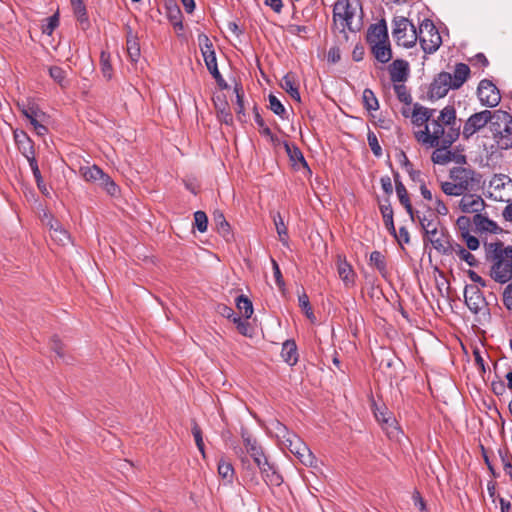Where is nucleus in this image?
Segmentation results:
<instances>
[{"mask_svg":"<svg viewBox=\"0 0 512 512\" xmlns=\"http://www.w3.org/2000/svg\"><path fill=\"white\" fill-rule=\"evenodd\" d=\"M191 432L194 437L196 446L201 447L204 444L203 434H202V430H201L200 426L198 425V423L195 420L192 421Z\"/></svg>","mask_w":512,"mask_h":512,"instance_id":"69168bd1","label":"nucleus"},{"mask_svg":"<svg viewBox=\"0 0 512 512\" xmlns=\"http://www.w3.org/2000/svg\"><path fill=\"white\" fill-rule=\"evenodd\" d=\"M464 298L465 304L469 308V310L477 314L479 313L486 305V299L481 292L480 288L476 285H466L464 289Z\"/></svg>","mask_w":512,"mask_h":512,"instance_id":"f8f14e48","label":"nucleus"},{"mask_svg":"<svg viewBox=\"0 0 512 512\" xmlns=\"http://www.w3.org/2000/svg\"><path fill=\"white\" fill-rule=\"evenodd\" d=\"M379 209L383 217V221L388 232L396 237V228L393 220V209L390 203V199L386 198L384 203L379 204Z\"/></svg>","mask_w":512,"mask_h":512,"instance_id":"bb28decb","label":"nucleus"},{"mask_svg":"<svg viewBox=\"0 0 512 512\" xmlns=\"http://www.w3.org/2000/svg\"><path fill=\"white\" fill-rule=\"evenodd\" d=\"M281 356L290 366H294L298 362L297 345L293 339H288L283 343Z\"/></svg>","mask_w":512,"mask_h":512,"instance_id":"c85d7f7f","label":"nucleus"},{"mask_svg":"<svg viewBox=\"0 0 512 512\" xmlns=\"http://www.w3.org/2000/svg\"><path fill=\"white\" fill-rule=\"evenodd\" d=\"M50 77L59 84L62 88H66L68 86V81L66 79V71L60 66H50L48 69Z\"/></svg>","mask_w":512,"mask_h":512,"instance_id":"a18cd8bd","label":"nucleus"},{"mask_svg":"<svg viewBox=\"0 0 512 512\" xmlns=\"http://www.w3.org/2000/svg\"><path fill=\"white\" fill-rule=\"evenodd\" d=\"M261 475L266 484L269 486L278 487L283 483V477L277 471L275 465L272 467V470H270L269 472L261 473Z\"/></svg>","mask_w":512,"mask_h":512,"instance_id":"de8ad7c7","label":"nucleus"},{"mask_svg":"<svg viewBox=\"0 0 512 512\" xmlns=\"http://www.w3.org/2000/svg\"><path fill=\"white\" fill-rule=\"evenodd\" d=\"M388 39V28L384 19H381L378 23L371 24L369 26L366 34V41L369 45L375 44L377 41H384Z\"/></svg>","mask_w":512,"mask_h":512,"instance_id":"aec40b11","label":"nucleus"},{"mask_svg":"<svg viewBox=\"0 0 512 512\" xmlns=\"http://www.w3.org/2000/svg\"><path fill=\"white\" fill-rule=\"evenodd\" d=\"M493 139L501 150L512 149V124L506 125L500 134L495 133Z\"/></svg>","mask_w":512,"mask_h":512,"instance_id":"7c9ffc66","label":"nucleus"},{"mask_svg":"<svg viewBox=\"0 0 512 512\" xmlns=\"http://www.w3.org/2000/svg\"><path fill=\"white\" fill-rule=\"evenodd\" d=\"M491 114V120H489L488 124L492 135L495 133L500 134L506 125L512 124V115L507 111L499 109L491 111Z\"/></svg>","mask_w":512,"mask_h":512,"instance_id":"6ab92c4d","label":"nucleus"},{"mask_svg":"<svg viewBox=\"0 0 512 512\" xmlns=\"http://www.w3.org/2000/svg\"><path fill=\"white\" fill-rule=\"evenodd\" d=\"M355 16V9L350 4L349 9H347L345 12H343V17L341 20V28L339 31L341 33H344L346 29H348L351 32L359 31L361 28V24L358 23L357 25H353V17Z\"/></svg>","mask_w":512,"mask_h":512,"instance_id":"c9c22d12","label":"nucleus"},{"mask_svg":"<svg viewBox=\"0 0 512 512\" xmlns=\"http://www.w3.org/2000/svg\"><path fill=\"white\" fill-rule=\"evenodd\" d=\"M461 237L465 241L468 250L475 251L479 248L480 241L477 237L471 235L470 233L462 235Z\"/></svg>","mask_w":512,"mask_h":512,"instance_id":"338daca9","label":"nucleus"},{"mask_svg":"<svg viewBox=\"0 0 512 512\" xmlns=\"http://www.w3.org/2000/svg\"><path fill=\"white\" fill-rule=\"evenodd\" d=\"M283 147L289 157L292 167L295 170L306 169L309 173H311L310 167L302 151L297 145L283 141Z\"/></svg>","mask_w":512,"mask_h":512,"instance_id":"f3484780","label":"nucleus"},{"mask_svg":"<svg viewBox=\"0 0 512 512\" xmlns=\"http://www.w3.org/2000/svg\"><path fill=\"white\" fill-rule=\"evenodd\" d=\"M235 302H236L237 309L241 313H243V316L245 317V319L251 318V316L254 312L253 304H252L251 300L247 296L241 294L236 298Z\"/></svg>","mask_w":512,"mask_h":512,"instance_id":"a19ab883","label":"nucleus"},{"mask_svg":"<svg viewBox=\"0 0 512 512\" xmlns=\"http://www.w3.org/2000/svg\"><path fill=\"white\" fill-rule=\"evenodd\" d=\"M394 91L400 102L410 105L412 103V97L407 87L404 84H395Z\"/></svg>","mask_w":512,"mask_h":512,"instance_id":"864d4df0","label":"nucleus"},{"mask_svg":"<svg viewBox=\"0 0 512 512\" xmlns=\"http://www.w3.org/2000/svg\"><path fill=\"white\" fill-rule=\"evenodd\" d=\"M59 26V14L58 12L52 16L45 18L41 24V31L43 34L51 35L54 30Z\"/></svg>","mask_w":512,"mask_h":512,"instance_id":"8fccbe9b","label":"nucleus"},{"mask_svg":"<svg viewBox=\"0 0 512 512\" xmlns=\"http://www.w3.org/2000/svg\"><path fill=\"white\" fill-rule=\"evenodd\" d=\"M477 95L482 105L493 108L501 101L500 90L489 79H483L479 82Z\"/></svg>","mask_w":512,"mask_h":512,"instance_id":"9d476101","label":"nucleus"},{"mask_svg":"<svg viewBox=\"0 0 512 512\" xmlns=\"http://www.w3.org/2000/svg\"><path fill=\"white\" fill-rule=\"evenodd\" d=\"M268 101H269V109L274 114H276L283 120L288 119V114H287L285 107L283 106L281 101L274 94H272V93L269 94Z\"/></svg>","mask_w":512,"mask_h":512,"instance_id":"37998d69","label":"nucleus"},{"mask_svg":"<svg viewBox=\"0 0 512 512\" xmlns=\"http://www.w3.org/2000/svg\"><path fill=\"white\" fill-rule=\"evenodd\" d=\"M349 0H338L333 7V21L336 25L338 19L343 17V12L349 9L350 6Z\"/></svg>","mask_w":512,"mask_h":512,"instance_id":"6e6d98bb","label":"nucleus"},{"mask_svg":"<svg viewBox=\"0 0 512 512\" xmlns=\"http://www.w3.org/2000/svg\"><path fill=\"white\" fill-rule=\"evenodd\" d=\"M436 148L432 153L433 163L445 165L454 160L455 153L448 150L450 147H444L443 138H441V143Z\"/></svg>","mask_w":512,"mask_h":512,"instance_id":"c756f323","label":"nucleus"},{"mask_svg":"<svg viewBox=\"0 0 512 512\" xmlns=\"http://www.w3.org/2000/svg\"><path fill=\"white\" fill-rule=\"evenodd\" d=\"M167 17L174 27L183 29L182 12L177 4L167 7Z\"/></svg>","mask_w":512,"mask_h":512,"instance_id":"c03bdc74","label":"nucleus"},{"mask_svg":"<svg viewBox=\"0 0 512 512\" xmlns=\"http://www.w3.org/2000/svg\"><path fill=\"white\" fill-rule=\"evenodd\" d=\"M194 226L201 233L207 231L208 217L204 211L198 210L194 213Z\"/></svg>","mask_w":512,"mask_h":512,"instance_id":"5fc2aeb1","label":"nucleus"},{"mask_svg":"<svg viewBox=\"0 0 512 512\" xmlns=\"http://www.w3.org/2000/svg\"><path fill=\"white\" fill-rule=\"evenodd\" d=\"M485 259L490 263V277L499 284L512 280V246L501 240L484 242Z\"/></svg>","mask_w":512,"mask_h":512,"instance_id":"f257e3e1","label":"nucleus"},{"mask_svg":"<svg viewBox=\"0 0 512 512\" xmlns=\"http://www.w3.org/2000/svg\"><path fill=\"white\" fill-rule=\"evenodd\" d=\"M491 111L483 110L472 114L464 123L462 136L465 140H468L471 136L477 133L480 129L485 127L489 120H491Z\"/></svg>","mask_w":512,"mask_h":512,"instance_id":"9b49d317","label":"nucleus"},{"mask_svg":"<svg viewBox=\"0 0 512 512\" xmlns=\"http://www.w3.org/2000/svg\"><path fill=\"white\" fill-rule=\"evenodd\" d=\"M298 303L308 318L314 317L313 309L309 302V297L305 292L298 296Z\"/></svg>","mask_w":512,"mask_h":512,"instance_id":"052dcab7","label":"nucleus"},{"mask_svg":"<svg viewBox=\"0 0 512 512\" xmlns=\"http://www.w3.org/2000/svg\"><path fill=\"white\" fill-rule=\"evenodd\" d=\"M438 123L444 128V134L442 136L444 147H451L452 144L459 138L460 124L457 122L456 109L454 105H447L441 111L436 119L431 120V126L434 128V124Z\"/></svg>","mask_w":512,"mask_h":512,"instance_id":"20e7f679","label":"nucleus"},{"mask_svg":"<svg viewBox=\"0 0 512 512\" xmlns=\"http://www.w3.org/2000/svg\"><path fill=\"white\" fill-rule=\"evenodd\" d=\"M254 119L256 124L259 127V132L261 135H270V128L266 125L264 119L262 118L258 106L255 104L253 107Z\"/></svg>","mask_w":512,"mask_h":512,"instance_id":"13d9d810","label":"nucleus"},{"mask_svg":"<svg viewBox=\"0 0 512 512\" xmlns=\"http://www.w3.org/2000/svg\"><path fill=\"white\" fill-rule=\"evenodd\" d=\"M285 434L282 435L284 445L288 450L294 454L297 459L305 466H313L315 462V456L304 443V441L296 434L289 432L286 427H283Z\"/></svg>","mask_w":512,"mask_h":512,"instance_id":"6e6552de","label":"nucleus"},{"mask_svg":"<svg viewBox=\"0 0 512 512\" xmlns=\"http://www.w3.org/2000/svg\"><path fill=\"white\" fill-rule=\"evenodd\" d=\"M281 87L291 96V98L297 102H301V96L293 73L289 72L282 78Z\"/></svg>","mask_w":512,"mask_h":512,"instance_id":"2f4dec72","label":"nucleus"},{"mask_svg":"<svg viewBox=\"0 0 512 512\" xmlns=\"http://www.w3.org/2000/svg\"><path fill=\"white\" fill-rule=\"evenodd\" d=\"M389 74L394 83L406 81L409 74V63L403 59L394 60L389 66Z\"/></svg>","mask_w":512,"mask_h":512,"instance_id":"412c9836","label":"nucleus"},{"mask_svg":"<svg viewBox=\"0 0 512 512\" xmlns=\"http://www.w3.org/2000/svg\"><path fill=\"white\" fill-rule=\"evenodd\" d=\"M471 224H473V218L470 219L467 216L458 217L456 220V225L460 231L461 236L470 233Z\"/></svg>","mask_w":512,"mask_h":512,"instance_id":"680f3d73","label":"nucleus"},{"mask_svg":"<svg viewBox=\"0 0 512 512\" xmlns=\"http://www.w3.org/2000/svg\"><path fill=\"white\" fill-rule=\"evenodd\" d=\"M442 191L448 196H464L466 192L461 188L460 184L456 182H442L441 183Z\"/></svg>","mask_w":512,"mask_h":512,"instance_id":"603ef678","label":"nucleus"},{"mask_svg":"<svg viewBox=\"0 0 512 512\" xmlns=\"http://www.w3.org/2000/svg\"><path fill=\"white\" fill-rule=\"evenodd\" d=\"M370 46L371 52L378 62L385 64L392 59L393 54L389 39L384 41H377L375 44Z\"/></svg>","mask_w":512,"mask_h":512,"instance_id":"5701e85b","label":"nucleus"},{"mask_svg":"<svg viewBox=\"0 0 512 512\" xmlns=\"http://www.w3.org/2000/svg\"><path fill=\"white\" fill-rule=\"evenodd\" d=\"M213 221L215 224L216 231L224 237L226 240H229L232 237L230 224L226 221L224 214L221 211H215L213 214Z\"/></svg>","mask_w":512,"mask_h":512,"instance_id":"72a5a7b5","label":"nucleus"},{"mask_svg":"<svg viewBox=\"0 0 512 512\" xmlns=\"http://www.w3.org/2000/svg\"><path fill=\"white\" fill-rule=\"evenodd\" d=\"M100 66L103 76L110 80L112 78L113 74V68L111 65V56L110 53L107 51H101L100 54Z\"/></svg>","mask_w":512,"mask_h":512,"instance_id":"49530a36","label":"nucleus"},{"mask_svg":"<svg viewBox=\"0 0 512 512\" xmlns=\"http://www.w3.org/2000/svg\"><path fill=\"white\" fill-rule=\"evenodd\" d=\"M420 226L424 231V242L429 241L433 248L442 255H451V241L453 240L448 234L445 227L440 226V220L437 215L420 217L417 215Z\"/></svg>","mask_w":512,"mask_h":512,"instance_id":"7ed1b4c3","label":"nucleus"},{"mask_svg":"<svg viewBox=\"0 0 512 512\" xmlns=\"http://www.w3.org/2000/svg\"><path fill=\"white\" fill-rule=\"evenodd\" d=\"M21 112L29 120L31 125H34L35 121H40L45 117V113L42 112L35 103L23 105Z\"/></svg>","mask_w":512,"mask_h":512,"instance_id":"e433bc0d","label":"nucleus"},{"mask_svg":"<svg viewBox=\"0 0 512 512\" xmlns=\"http://www.w3.org/2000/svg\"><path fill=\"white\" fill-rule=\"evenodd\" d=\"M125 29L127 53L132 62H137L140 57V44L138 37L133 33L132 28L129 25H126Z\"/></svg>","mask_w":512,"mask_h":512,"instance_id":"a878e982","label":"nucleus"},{"mask_svg":"<svg viewBox=\"0 0 512 512\" xmlns=\"http://www.w3.org/2000/svg\"><path fill=\"white\" fill-rule=\"evenodd\" d=\"M418 40L426 54H433L439 49L442 44V38L432 20L424 18L420 22Z\"/></svg>","mask_w":512,"mask_h":512,"instance_id":"0eeeda50","label":"nucleus"},{"mask_svg":"<svg viewBox=\"0 0 512 512\" xmlns=\"http://www.w3.org/2000/svg\"><path fill=\"white\" fill-rule=\"evenodd\" d=\"M486 207L485 201L481 196L466 193L459 201V209L463 213H481Z\"/></svg>","mask_w":512,"mask_h":512,"instance_id":"dca6fc26","label":"nucleus"},{"mask_svg":"<svg viewBox=\"0 0 512 512\" xmlns=\"http://www.w3.org/2000/svg\"><path fill=\"white\" fill-rule=\"evenodd\" d=\"M473 225L474 232L479 234H482L484 232L498 234L502 232V228H500L495 221L489 219L486 213L483 214L482 212L474 214Z\"/></svg>","mask_w":512,"mask_h":512,"instance_id":"a211bd4d","label":"nucleus"},{"mask_svg":"<svg viewBox=\"0 0 512 512\" xmlns=\"http://www.w3.org/2000/svg\"><path fill=\"white\" fill-rule=\"evenodd\" d=\"M469 75L470 68L465 63H457L453 74L445 71L438 73L428 87L427 99L433 102L444 98L450 89H459Z\"/></svg>","mask_w":512,"mask_h":512,"instance_id":"f03ea898","label":"nucleus"},{"mask_svg":"<svg viewBox=\"0 0 512 512\" xmlns=\"http://www.w3.org/2000/svg\"><path fill=\"white\" fill-rule=\"evenodd\" d=\"M198 43L200 47L201 54L204 58L205 65L212 75V77L215 79L217 85L220 89H228L229 86L225 79L222 77L221 73L219 72L218 65H217V59L215 50L213 47V43L210 40V38L202 33L198 36Z\"/></svg>","mask_w":512,"mask_h":512,"instance_id":"423d86ee","label":"nucleus"},{"mask_svg":"<svg viewBox=\"0 0 512 512\" xmlns=\"http://www.w3.org/2000/svg\"><path fill=\"white\" fill-rule=\"evenodd\" d=\"M444 134V128L438 123L434 124L432 132H430L428 125H425V129L415 133L417 141L423 144H428L430 147H437L441 143V138Z\"/></svg>","mask_w":512,"mask_h":512,"instance_id":"4468645a","label":"nucleus"},{"mask_svg":"<svg viewBox=\"0 0 512 512\" xmlns=\"http://www.w3.org/2000/svg\"><path fill=\"white\" fill-rule=\"evenodd\" d=\"M392 35L397 45L412 48L418 41V28L408 18L395 16L392 20Z\"/></svg>","mask_w":512,"mask_h":512,"instance_id":"39448f33","label":"nucleus"},{"mask_svg":"<svg viewBox=\"0 0 512 512\" xmlns=\"http://www.w3.org/2000/svg\"><path fill=\"white\" fill-rule=\"evenodd\" d=\"M272 217H273V221H274V224H275V228H276L277 234L279 236V240L284 245H287L288 244L289 236H288V230H287V227H286V225L284 223L283 217L281 216L280 212H276L275 214H273Z\"/></svg>","mask_w":512,"mask_h":512,"instance_id":"ea45409f","label":"nucleus"},{"mask_svg":"<svg viewBox=\"0 0 512 512\" xmlns=\"http://www.w3.org/2000/svg\"><path fill=\"white\" fill-rule=\"evenodd\" d=\"M367 140H368V144H369L374 156L377 158L381 157L382 156V148L378 142V138H377L376 134L373 131H371V130L368 131Z\"/></svg>","mask_w":512,"mask_h":512,"instance_id":"4d7b16f0","label":"nucleus"},{"mask_svg":"<svg viewBox=\"0 0 512 512\" xmlns=\"http://www.w3.org/2000/svg\"><path fill=\"white\" fill-rule=\"evenodd\" d=\"M14 140L25 158L35 155L34 142L25 131H14Z\"/></svg>","mask_w":512,"mask_h":512,"instance_id":"4be33fe9","label":"nucleus"},{"mask_svg":"<svg viewBox=\"0 0 512 512\" xmlns=\"http://www.w3.org/2000/svg\"><path fill=\"white\" fill-rule=\"evenodd\" d=\"M234 93L236 95V115L239 121L244 122L245 109H244V92L241 83H236L234 86Z\"/></svg>","mask_w":512,"mask_h":512,"instance_id":"4c0bfd02","label":"nucleus"},{"mask_svg":"<svg viewBox=\"0 0 512 512\" xmlns=\"http://www.w3.org/2000/svg\"><path fill=\"white\" fill-rule=\"evenodd\" d=\"M503 304L508 310H512V281L508 282L502 295Z\"/></svg>","mask_w":512,"mask_h":512,"instance_id":"774afa93","label":"nucleus"},{"mask_svg":"<svg viewBox=\"0 0 512 512\" xmlns=\"http://www.w3.org/2000/svg\"><path fill=\"white\" fill-rule=\"evenodd\" d=\"M369 264L373 265L384 279H387L389 275L387 262L385 256L380 251L375 250L370 254Z\"/></svg>","mask_w":512,"mask_h":512,"instance_id":"f704fd0d","label":"nucleus"},{"mask_svg":"<svg viewBox=\"0 0 512 512\" xmlns=\"http://www.w3.org/2000/svg\"><path fill=\"white\" fill-rule=\"evenodd\" d=\"M50 348L59 358L64 356L63 343L57 335H54L50 340Z\"/></svg>","mask_w":512,"mask_h":512,"instance_id":"0e129e2a","label":"nucleus"},{"mask_svg":"<svg viewBox=\"0 0 512 512\" xmlns=\"http://www.w3.org/2000/svg\"><path fill=\"white\" fill-rule=\"evenodd\" d=\"M363 106L367 111L379 109V101L370 88H365L362 95Z\"/></svg>","mask_w":512,"mask_h":512,"instance_id":"79ce46f5","label":"nucleus"},{"mask_svg":"<svg viewBox=\"0 0 512 512\" xmlns=\"http://www.w3.org/2000/svg\"><path fill=\"white\" fill-rule=\"evenodd\" d=\"M375 408L373 409L374 416L376 420L386 429L389 437H394L398 432V427L396 426V419L393 417L392 413L388 411L386 407H377L374 404Z\"/></svg>","mask_w":512,"mask_h":512,"instance_id":"ddd939ff","label":"nucleus"},{"mask_svg":"<svg viewBox=\"0 0 512 512\" xmlns=\"http://www.w3.org/2000/svg\"><path fill=\"white\" fill-rule=\"evenodd\" d=\"M213 102L218 120L226 125H231L233 123V116L230 112L229 104L226 101L225 95H218L214 97Z\"/></svg>","mask_w":512,"mask_h":512,"instance_id":"b1692460","label":"nucleus"},{"mask_svg":"<svg viewBox=\"0 0 512 512\" xmlns=\"http://www.w3.org/2000/svg\"><path fill=\"white\" fill-rule=\"evenodd\" d=\"M98 183L110 196L114 197L119 193V186L106 173L103 174Z\"/></svg>","mask_w":512,"mask_h":512,"instance_id":"09e8293b","label":"nucleus"},{"mask_svg":"<svg viewBox=\"0 0 512 512\" xmlns=\"http://www.w3.org/2000/svg\"><path fill=\"white\" fill-rule=\"evenodd\" d=\"M452 253H456L459 258L465 261L470 267H477L479 265V261L469 250L465 249L459 243H455L453 240L451 241V254Z\"/></svg>","mask_w":512,"mask_h":512,"instance_id":"473e14b6","label":"nucleus"},{"mask_svg":"<svg viewBox=\"0 0 512 512\" xmlns=\"http://www.w3.org/2000/svg\"><path fill=\"white\" fill-rule=\"evenodd\" d=\"M51 237L60 245H66L70 241L69 233L62 227L59 222H56V228H53Z\"/></svg>","mask_w":512,"mask_h":512,"instance_id":"3c124183","label":"nucleus"},{"mask_svg":"<svg viewBox=\"0 0 512 512\" xmlns=\"http://www.w3.org/2000/svg\"><path fill=\"white\" fill-rule=\"evenodd\" d=\"M449 176L452 181L460 184L465 192L475 191L480 187L481 175L476 171L465 167H454Z\"/></svg>","mask_w":512,"mask_h":512,"instance_id":"1a4fd4ad","label":"nucleus"},{"mask_svg":"<svg viewBox=\"0 0 512 512\" xmlns=\"http://www.w3.org/2000/svg\"><path fill=\"white\" fill-rule=\"evenodd\" d=\"M336 264L339 278L342 280L344 286L346 288L354 287L356 283V273L346 257L338 255Z\"/></svg>","mask_w":512,"mask_h":512,"instance_id":"2eb2a0df","label":"nucleus"},{"mask_svg":"<svg viewBox=\"0 0 512 512\" xmlns=\"http://www.w3.org/2000/svg\"><path fill=\"white\" fill-rule=\"evenodd\" d=\"M218 473L224 479H231L234 474L232 464L224 460H220L218 463Z\"/></svg>","mask_w":512,"mask_h":512,"instance_id":"bf43d9fd","label":"nucleus"},{"mask_svg":"<svg viewBox=\"0 0 512 512\" xmlns=\"http://www.w3.org/2000/svg\"><path fill=\"white\" fill-rule=\"evenodd\" d=\"M241 437L243 439V443L246 447L247 453L250 454L252 458L256 456H263V449L258 444L257 440L252 437V435L248 432L247 429H241Z\"/></svg>","mask_w":512,"mask_h":512,"instance_id":"cd10ccee","label":"nucleus"},{"mask_svg":"<svg viewBox=\"0 0 512 512\" xmlns=\"http://www.w3.org/2000/svg\"><path fill=\"white\" fill-rule=\"evenodd\" d=\"M271 264H272V268H273L275 282L280 289H283L285 286V282H284L280 267L274 258H271Z\"/></svg>","mask_w":512,"mask_h":512,"instance_id":"e2e57ef3","label":"nucleus"},{"mask_svg":"<svg viewBox=\"0 0 512 512\" xmlns=\"http://www.w3.org/2000/svg\"><path fill=\"white\" fill-rule=\"evenodd\" d=\"M80 172L83 178L88 182H99L104 174V171L97 165L82 167Z\"/></svg>","mask_w":512,"mask_h":512,"instance_id":"58836bf2","label":"nucleus"},{"mask_svg":"<svg viewBox=\"0 0 512 512\" xmlns=\"http://www.w3.org/2000/svg\"><path fill=\"white\" fill-rule=\"evenodd\" d=\"M435 111V109L421 106L418 103L414 104L412 123L416 126L427 125V123L432 120Z\"/></svg>","mask_w":512,"mask_h":512,"instance_id":"393cba45","label":"nucleus"}]
</instances>
